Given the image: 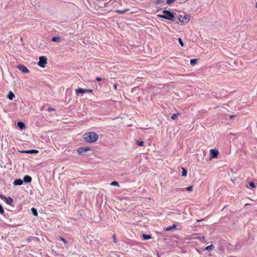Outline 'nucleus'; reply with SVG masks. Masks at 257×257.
<instances>
[{
    "label": "nucleus",
    "instance_id": "obj_7",
    "mask_svg": "<svg viewBox=\"0 0 257 257\" xmlns=\"http://www.w3.org/2000/svg\"><path fill=\"white\" fill-rule=\"evenodd\" d=\"M17 68L25 73H28L29 72V69L23 65H18Z\"/></svg>",
    "mask_w": 257,
    "mask_h": 257
},
{
    "label": "nucleus",
    "instance_id": "obj_9",
    "mask_svg": "<svg viewBox=\"0 0 257 257\" xmlns=\"http://www.w3.org/2000/svg\"><path fill=\"white\" fill-rule=\"evenodd\" d=\"M23 183V180L21 179H16L14 182L15 185H21Z\"/></svg>",
    "mask_w": 257,
    "mask_h": 257
},
{
    "label": "nucleus",
    "instance_id": "obj_6",
    "mask_svg": "<svg viewBox=\"0 0 257 257\" xmlns=\"http://www.w3.org/2000/svg\"><path fill=\"white\" fill-rule=\"evenodd\" d=\"M90 150H91V149L89 147L79 148L77 150V152L78 154L82 155L85 152H87L88 151H90Z\"/></svg>",
    "mask_w": 257,
    "mask_h": 257
},
{
    "label": "nucleus",
    "instance_id": "obj_10",
    "mask_svg": "<svg viewBox=\"0 0 257 257\" xmlns=\"http://www.w3.org/2000/svg\"><path fill=\"white\" fill-rule=\"evenodd\" d=\"M75 92H76V93L77 94H79V93H86V91H85V89H83V88H78L77 89L75 90Z\"/></svg>",
    "mask_w": 257,
    "mask_h": 257
},
{
    "label": "nucleus",
    "instance_id": "obj_37",
    "mask_svg": "<svg viewBox=\"0 0 257 257\" xmlns=\"http://www.w3.org/2000/svg\"><path fill=\"white\" fill-rule=\"evenodd\" d=\"M234 116H235V115H232L229 116V118L230 119H232Z\"/></svg>",
    "mask_w": 257,
    "mask_h": 257
},
{
    "label": "nucleus",
    "instance_id": "obj_12",
    "mask_svg": "<svg viewBox=\"0 0 257 257\" xmlns=\"http://www.w3.org/2000/svg\"><path fill=\"white\" fill-rule=\"evenodd\" d=\"M142 237H143V240H148V239L152 238V236L149 234H143L142 235Z\"/></svg>",
    "mask_w": 257,
    "mask_h": 257
},
{
    "label": "nucleus",
    "instance_id": "obj_18",
    "mask_svg": "<svg viewBox=\"0 0 257 257\" xmlns=\"http://www.w3.org/2000/svg\"><path fill=\"white\" fill-rule=\"evenodd\" d=\"M182 176L183 177H186L187 176V172L184 168H182Z\"/></svg>",
    "mask_w": 257,
    "mask_h": 257
},
{
    "label": "nucleus",
    "instance_id": "obj_28",
    "mask_svg": "<svg viewBox=\"0 0 257 257\" xmlns=\"http://www.w3.org/2000/svg\"><path fill=\"white\" fill-rule=\"evenodd\" d=\"M178 41L179 44L183 47L184 46L183 42L181 38H179Z\"/></svg>",
    "mask_w": 257,
    "mask_h": 257
},
{
    "label": "nucleus",
    "instance_id": "obj_16",
    "mask_svg": "<svg viewBox=\"0 0 257 257\" xmlns=\"http://www.w3.org/2000/svg\"><path fill=\"white\" fill-rule=\"evenodd\" d=\"M177 225L176 224H173L172 226L167 227L166 229V230L169 231L172 230V229H175Z\"/></svg>",
    "mask_w": 257,
    "mask_h": 257
},
{
    "label": "nucleus",
    "instance_id": "obj_33",
    "mask_svg": "<svg viewBox=\"0 0 257 257\" xmlns=\"http://www.w3.org/2000/svg\"><path fill=\"white\" fill-rule=\"evenodd\" d=\"M96 80L97 81H101V80H102V79H101L100 77H97L96 78Z\"/></svg>",
    "mask_w": 257,
    "mask_h": 257
},
{
    "label": "nucleus",
    "instance_id": "obj_25",
    "mask_svg": "<svg viewBox=\"0 0 257 257\" xmlns=\"http://www.w3.org/2000/svg\"><path fill=\"white\" fill-rule=\"evenodd\" d=\"M110 185L111 186H119V184L116 181H113L110 183Z\"/></svg>",
    "mask_w": 257,
    "mask_h": 257
},
{
    "label": "nucleus",
    "instance_id": "obj_3",
    "mask_svg": "<svg viewBox=\"0 0 257 257\" xmlns=\"http://www.w3.org/2000/svg\"><path fill=\"white\" fill-rule=\"evenodd\" d=\"M162 13L165 15V17H166L165 18L166 20L174 21V16L171 12L166 10H164L163 11Z\"/></svg>",
    "mask_w": 257,
    "mask_h": 257
},
{
    "label": "nucleus",
    "instance_id": "obj_34",
    "mask_svg": "<svg viewBox=\"0 0 257 257\" xmlns=\"http://www.w3.org/2000/svg\"><path fill=\"white\" fill-rule=\"evenodd\" d=\"M113 241L114 242H116V237H115V234H113Z\"/></svg>",
    "mask_w": 257,
    "mask_h": 257
},
{
    "label": "nucleus",
    "instance_id": "obj_23",
    "mask_svg": "<svg viewBox=\"0 0 257 257\" xmlns=\"http://www.w3.org/2000/svg\"><path fill=\"white\" fill-rule=\"evenodd\" d=\"M198 59H192L190 61V64L191 65H195L196 63H197V61Z\"/></svg>",
    "mask_w": 257,
    "mask_h": 257
},
{
    "label": "nucleus",
    "instance_id": "obj_13",
    "mask_svg": "<svg viewBox=\"0 0 257 257\" xmlns=\"http://www.w3.org/2000/svg\"><path fill=\"white\" fill-rule=\"evenodd\" d=\"M18 126L20 129H23L25 127V125L23 122H18Z\"/></svg>",
    "mask_w": 257,
    "mask_h": 257
},
{
    "label": "nucleus",
    "instance_id": "obj_15",
    "mask_svg": "<svg viewBox=\"0 0 257 257\" xmlns=\"http://www.w3.org/2000/svg\"><path fill=\"white\" fill-rule=\"evenodd\" d=\"M193 189V186H190L188 187H186V188L181 189V190L183 191L185 190H186L189 191H192Z\"/></svg>",
    "mask_w": 257,
    "mask_h": 257
},
{
    "label": "nucleus",
    "instance_id": "obj_8",
    "mask_svg": "<svg viewBox=\"0 0 257 257\" xmlns=\"http://www.w3.org/2000/svg\"><path fill=\"white\" fill-rule=\"evenodd\" d=\"M25 183H30L32 181V178L28 175L25 176L23 179Z\"/></svg>",
    "mask_w": 257,
    "mask_h": 257
},
{
    "label": "nucleus",
    "instance_id": "obj_31",
    "mask_svg": "<svg viewBox=\"0 0 257 257\" xmlns=\"http://www.w3.org/2000/svg\"><path fill=\"white\" fill-rule=\"evenodd\" d=\"M59 240L61 241H63L64 243H67V242L62 237H59Z\"/></svg>",
    "mask_w": 257,
    "mask_h": 257
},
{
    "label": "nucleus",
    "instance_id": "obj_40",
    "mask_svg": "<svg viewBox=\"0 0 257 257\" xmlns=\"http://www.w3.org/2000/svg\"><path fill=\"white\" fill-rule=\"evenodd\" d=\"M255 8L257 9V2L255 4Z\"/></svg>",
    "mask_w": 257,
    "mask_h": 257
},
{
    "label": "nucleus",
    "instance_id": "obj_24",
    "mask_svg": "<svg viewBox=\"0 0 257 257\" xmlns=\"http://www.w3.org/2000/svg\"><path fill=\"white\" fill-rule=\"evenodd\" d=\"M178 115H179V113H174V114H173L172 115L171 118H172V119L175 120V119H176L177 118Z\"/></svg>",
    "mask_w": 257,
    "mask_h": 257
},
{
    "label": "nucleus",
    "instance_id": "obj_1",
    "mask_svg": "<svg viewBox=\"0 0 257 257\" xmlns=\"http://www.w3.org/2000/svg\"><path fill=\"white\" fill-rule=\"evenodd\" d=\"M98 139V135L95 132H89L84 135L83 140L86 142L94 143Z\"/></svg>",
    "mask_w": 257,
    "mask_h": 257
},
{
    "label": "nucleus",
    "instance_id": "obj_41",
    "mask_svg": "<svg viewBox=\"0 0 257 257\" xmlns=\"http://www.w3.org/2000/svg\"><path fill=\"white\" fill-rule=\"evenodd\" d=\"M230 257H232V256H230Z\"/></svg>",
    "mask_w": 257,
    "mask_h": 257
},
{
    "label": "nucleus",
    "instance_id": "obj_2",
    "mask_svg": "<svg viewBox=\"0 0 257 257\" xmlns=\"http://www.w3.org/2000/svg\"><path fill=\"white\" fill-rule=\"evenodd\" d=\"M47 63V58L45 56H41L39 57V61L38 63V65L42 67L45 68Z\"/></svg>",
    "mask_w": 257,
    "mask_h": 257
},
{
    "label": "nucleus",
    "instance_id": "obj_14",
    "mask_svg": "<svg viewBox=\"0 0 257 257\" xmlns=\"http://www.w3.org/2000/svg\"><path fill=\"white\" fill-rule=\"evenodd\" d=\"M61 38L59 37H54L52 39V41L56 42H59L60 41Z\"/></svg>",
    "mask_w": 257,
    "mask_h": 257
},
{
    "label": "nucleus",
    "instance_id": "obj_11",
    "mask_svg": "<svg viewBox=\"0 0 257 257\" xmlns=\"http://www.w3.org/2000/svg\"><path fill=\"white\" fill-rule=\"evenodd\" d=\"M15 97V95L12 91H10L8 95V98L10 100H13Z\"/></svg>",
    "mask_w": 257,
    "mask_h": 257
},
{
    "label": "nucleus",
    "instance_id": "obj_39",
    "mask_svg": "<svg viewBox=\"0 0 257 257\" xmlns=\"http://www.w3.org/2000/svg\"><path fill=\"white\" fill-rule=\"evenodd\" d=\"M205 238L204 236L201 237V239H204ZM201 239V238H200Z\"/></svg>",
    "mask_w": 257,
    "mask_h": 257
},
{
    "label": "nucleus",
    "instance_id": "obj_21",
    "mask_svg": "<svg viewBox=\"0 0 257 257\" xmlns=\"http://www.w3.org/2000/svg\"><path fill=\"white\" fill-rule=\"evenodd\" d=\"M128 10V9L124 10L123 11H120V10H118L116 11V13L117 14H122L125 13L126 12H127Z\"/></svg>",
    "mask_w": 257,
    "mask_h": 257
},
{
    "label": "nucleus",
    "instance_id": "obj_19",
    "mask_svg": "<svg viewBox=\"0 0 257 257\" xmlns=\"http://www.w3.org/2000/svg\"><path fill=\"white\" fill-rule=\"evenodd\" d=\"M26 153H38V151L36 150H31L29 151H26L25 152Z\"/></svg>",
    "mask_w": 257,
    "mask_h": 257
},
{
    "label": "nucleus",
    "instance_id": "obj_29",
    "mask_svg": "<svg viewBox=\"0 0 257 257\" xmlns=\"http://www.w3.org/2000/svg\"><path fill=\"white\" fill-rule=\"evenodd\" d=\"M249 184L252 188H254L255 187L254 184L253 182H249Z\"/></svg>",
    "mask_w": 257,
    "mask_h": 257
},
{
    "label": "nucleus",
    "instance_id": "obj_27",
    "mask_svg": "<svg viewBox=\"0 0 257 257\" xmlns=\"http://www.w3.org/2000/svg\"><path fill=\"white\" fill-rule=\"evenodd\" d=\"M176 0H167L166 3L168 5H171L174 3Z\"/></svg>",
    "mask_w": 257,
    "mask_h": 257
},
{
    "label": "nucleus",
    "instance_id": "obj_32",
    "mask_svg": "<svg viewBox=\"0 0 257 257\" xmlns=\"http://www.w3.org/2000/svg\"><path fill=\"white\" fill-rule=\"evenodd\" d=\"M48 110L49 111V112H51L52 111H54L55 110V109L52 108V107H48Z\"/></svg>",
    "mask_w": 257,
    "mask_h": 257
},
{
    "label": "nucleus",
    "instance_id": "obj_26",
    "mask_svg": "<svg viewBox=\"0 0 257 257\" xmlns=\"http://www.w3.org/2000/svg\"><path fill=\"white\" fill-rule=\"evenodd\" d=\"M4 210L1 205H0V214L3 215L4 214Z\"/></svg>",
    "mask_w": 257,
    "mask_h": 257
},
{
    "label": "nucleus",
    "instance_id": "obj_5",
    "mask_svg": "<svg viewBox=\"0 0 257 257\" xmlns=\"http://www.w3.org/2000/svg\"><path fill=\"white\" fill-rule=\"evenodd\" d=\"M210 159L216 158L219 154V152L216 149H211L210 150Z\"/></svg>",
    "mask_w": 257,
    "mask_h": 257
},
{
    "label": "nucleus",
    "instance_id": "obj_20",
    "mask_svg": "<svg viewBox=\"0 0 257 257\" xmlns=\"http://www.w3.org/2000/svg\"><path fill=\"white\" fill-rule=\"evenodd\" d=\"M31 211L33 213V214L34 215V216H38V212H37V211L36 209H35L34 208H32L31 209Z\"/></svg>",
    "mask_w": 257,
    "mask_h": 257
},
{
    "label": "nucleus",
    "instance_id": "obj_30",
    "mask_svg": "<svg viewBox=\"0 0 257 257\" xmlns=\"http://www.w3.org/2000/svg\"><path fill=\"white\" fill-rule=\"evenodd\" d=\"M158 17H160V18H163V19H166V17H165V15L163 14V15H158Z\"/></svg>",
    "mask_w": 257,
    "mask_h": 257
},
{
    "label": "nucleus",
    "instance_id": "obj_38",
    "mask_svg": "<svg viewBox=\"0 0 257 257\" xmlns=\"http://www.w3.org/2000/svg\"><path fill=\"white\" fill-rule=\"evenodd\" d=\"M202 220H203V219H197V222H200V221H202Z\"/></svg>",
    "mask_w": 257,
    "mask_h": 257
},
{
    "label": "nucleus",
    "instance_id": "obj_4",
    "mask_svg": "<svg viewBox=\"0 0 257 257\" xmlns=\"http://www.w3.org/2000/svg\"><path fill=\"white\" fill-rule=\"evenodd\" d=\"M0 198L2 199H4L5 201L9 205H12L13 202V199L11 197H6L4 195L1 194Z\"/></svg>",
    "mask_w": 257,
    "mask_h": 257
},
{
    "label": "nucleus",
    "instance_id": "obj_36",
    "mask_svg": "<svg viewBox=\"0 0 257 257\" xmlns=\"http://www.w3.org/2000/svg\"><path fill=\"white\" fill-rule=\"evenodd\" d=\"M85 91H86V92H91L92 90L91 89H85Z\"/></svg>",
    "mask_w": 257,
    "mask_h": 257
},
{
    "label": "nucleus",
    "instance_id": "obj_35",
    "mask_svg": "<svg viewBox=\"0 0 257 257\" xmlns=\"http://www.w3.org/2000/svg\"><path fill=\"white\" fill-rule=\"evenodd\" d=\"M113 88L115 89V90H116L117 89V85L116 84H114L113 85Z\"/></svg>",
    "mask_w": 257,
    "mask_h": 257
},
{
    "label": "nucleus",
    "instance_id": "obj_22",
    "mask_svg": "<svg viewBox=\"0 0 257 257\" xmlns=\"http://www.w3.org/2000/svg\"><path fill=\"white\" fill-rule=\"evenodd\" d=\"M136 144L137 145H138L139 146H144V142L143 141H137L136 142Z\"/></svg>",
    "mask_w": 257,
    "mask_h": 257
},
{
    "label": "nucleus",
    "instance_id": "obj_17",
    "mask_svg": "<svg viewBox=\"0 0 257 257\" xmlns=\"http://www.w3.org/2000/svg\"><path fill=\"white\" fill-rule=\"evenodd\" d=\"M214 248V246L212 244H211L210 245H208L207 246H206L205 247V249L206 250H208V251H209V250H211L212 249H213V248Z\"/></svg>",
    "mask_w": 257,
    "mask_h": 257
}]
</instances>
